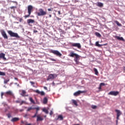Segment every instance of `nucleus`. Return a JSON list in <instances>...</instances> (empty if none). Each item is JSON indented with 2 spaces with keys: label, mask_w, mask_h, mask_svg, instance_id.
I'll return each instance as SVG.
<instances>
[{
  "label": "nucleus",
  "mask_w": 125,
  "mask_h": 125,
  "mask_svg": "<svg viewBox=\"0 0 125 125\" xmlns=\"http://www.w3.org/2000/svg\"><path fill=\"white\" fill-rule=\"evenodd\" d=\"M27 114H26V115H25V117H27Z\"/></svg>",
  "instance_id": "69168bd1"
},
{
  "label": "nucleus",
  "mask_w": 125,
  "mask_h": 125,
  "mask_svg": "<svg viewBox=\"0 0 125 125\" xmlns=\"http://www.w3.org/2000/svg\"><path fill=\"white\" fill-rule=\"evenodd\" d=\"M103 45H106V44H99V42H96V46H98V47H101Z\"/></svg>",
  "instance_id": "a211bd4d"
},
{
  "label": "nucleus",
  "mask_w": 125,
  "mask_h": 125,
  "mask_svg": "<svg viewBox=\"0 0 125 125\" xmlns=\"http://www.w3.org/2000/svg\"><path fill=\"white\" fill-rule=\"evenodd\" d=\"M26 125H32L31 124H26Z\"/></svg>",
  "instance_id": "e2e57ef3"
},
{
  "label": "nucleus",
  "mask_w": 125,
  "mask_h": 125,
  "mask_svg": "<svg viewBox=\"0 0 125 125\" xmlns=\"http://www.w3.org/2000/svg\"><path fill=\"white\" fill-rule=\"evenodd\" d=\"M6 116L8 119H10V118H12V113L9 112L6 114Z\"/></svg>",
  "instance_id": "412c9836"
},
{
  "label": "nucleus",
  "mask_w": 125,
  "mask_h": 125,
  "mask_svg": "<svg viewBox=\"0 0 125 125\" xmlns=\"http://www.w3.org/2000/svg\"><path fill=\"white\" fill-rule=\"evenodd\" d=\"M52 8H48V9H47V10H48V11H52Z\"/></svg>",
  "instance_id": "c03bdc74"
},
{
  "label": "nucleus",
  "mask_w": 125,
  "mask_h": 125,
  "mask_svg": "<svg viewBox=\"0 0 125 125\" xmlns=\"http://www.w3.org/2000/svg\"><path fill=\"white\" fill-rule=\"evenodd\" d=\"M96 4L97 6H98L99 7H103V6H104L103 3L101 2H98Z\"/></svg>",
  "instance_id": "f3484780"
},
{
  "label": "nucleus",
  "mask_w": 125,
  "mask_h": 125,
  "mask_svg": "<svg viewBox=\"0 0 125 125\" xmlns=\"http://www.w3.org/2000/svg\"><path fill=\"white\" fill-rule=\"evenodd\" d=\"M0 76H5V73L3 72L0 71Z\"/></svg>",
  "instance_id": "473e14b6"
},
{
  "label": "nucleus",
  "mask_w": 125,
  "mask_h": 125,
  "mask_svg": "<svg viewBox=\"0 0 125 125\" xmlns=\"http://www.w3.org/2000/svg\"><path fill=\"white\" fill-rule=\"evenodd\" d=\"M5 112H7V109H6L5 110Z\"/></svg>",
  "instance_id": "0e129e2a"
},
{
  "label": "nucleus",
  "mask_w": 125,
  "mask_h": 125,
  "mask_svg": "<svg viewBox=\"0 0 125 125\" xmlns=\"http://www.w3.org/2000/svg\"><path fill=\"white\" fill-rule=\"evenodd\" d=\"M42 111H43V112H44V113H45V114L48 113V110H47V109H46L45 108H43Z\"/></svg>",
  "instance_id": "2f4dec72"
},
{
  "label": "nucleus",
  "mask_w": 125,
  "mask_h": 125,
  "mask_svg": "<svg viewBox=\"0 0 125 125\" xmlns=\"http://www.w3.org/2000/svg\"><path fill=\"white\" fill-rule=\"evenodd\" d=\"M63 121V116L62 115H60L58 116L57 119H56L57 121Z\"/></svg>",
  "instance_id": "6ab92c4d"
},
{
  "label": "nucleus",
  "mask_w": 125,
  "mask_h": 125,
  "mask_svg": "<svg viewBox=\"0 0 125 125\" xmlns=\"http://www.w3.org/2000/svg\"><path fill=\"white\" fill-rule=\"evenodd\" d=\"M33 6L29 5L27 7V11H28V13H29V14H31L32 13V11H33Z\"/></svg>",
  "instance_id": "9d476101"
},
{
  "label": "nucleus",
  "mask_w": 125,
  "mask_h": 125,
  "mask_svg": "<svg viewBox=\"0 0 125 125\" xmlns=\"http://www.w3.org/2000/svg\"><path fill=\"white\" fill-rule=\"evenodd\" d=\"M9 81H10L9 79H7V80H5L4 81V83H8V82H9Z\"/></svg>",
  "instance_id": "72a5a7b5"
},
{
  "label": "nucleus",
  "mask_w": 125,
  "mask_h": 125,
  "mask_svg": "<svg viewBox=\"0 0 125 125\" xmlns=\"http://www.w3.org/2000/svg\"><path fill=\"white\" fill-rule=\"evenodd\" d=\"M34 33H38V30H34Z\"/></svg>",
  "instance_id": "6e6d98bb"
},
{
  "label": "nucleus",
  "mask_w": 125,
  "mask_h": 125,
  "mask_svg": "<svg viewBox=\"0 0 125 125\" xmlns=\"http://www.w3.org/2000/svg\"><path fill=\"white\" fill-rule=\"evenodd\" d=\"M58 14H59V15H60L61 14V11H58Z\"/></svg>",
  "instance_id": "8fccbe9b"
},
{
  "label": "nucleus",
  "mask_w": 125,
  "mask_h": 125,
  "mask_svg": "<svg viewBox=\"0 0 125 125\" xmlns=\"http://www.w3.org/2000/svg\"><path fill=\"white\" fill-rule=\"evenodd\" d=\"M79 59H77V58H75L74 59V61L75 62H76V63L77 64V65H79L80 62H79Z\"/></svg>",
  "instance_id": "bb28decb"
},
{
  "label": "nucleus",
  "mask_w": 125,
  "mask_h": 125,
  "mask_svg": "<svg viewBox=\"0 0 125 125\" xmlns=\"http://www.w3.org/2000/svg\"><path fill=\"white\" fill-rule=\"evenodd\" d=\"M26 92L25 90H22L21 93V96H23L24 97L26 96H28V95H26Z\"/></svg>",
  "instance_id": "2eb2a0df"
},
{
  "label": "nucleus",
  "mask_w": 125,
  "mask_h": 125,
  "mask_svg": "<svg viewBox=\"0 0 125 125\" xmlns=\"http://www.w3.org/2000/svg\"><path fill=\"white\" fill-rule=\"evenodd\" d=\"M119 120H118L117 119V120L116 121V125H118V121Z\"/></svg>",
  "instance_id": "052dcab7"
},
{
  "label": "nucleus",
  "mask_w": 125,
  "mask_h": 125,
  "mask_svg": "<svg viewBox=\"0 0 125 125\" xmlns=\"http://www.w3.org/2000/svg\"><path fill=\"white\" fill-rule=\"evenodd\" d=\"M97 106H96V105H92V106H91V108H92V109H95L96 108H97Z\"/></svg>",
  "instance_id": "58836bf2"
},
{
  "label": "nucleus",
  "mask_w": 125,
  "mask_h": 125,
  "mask_svg": "<svg viewBox=\"0 0 125 125\" xmlns=\"http://www.w3.org/2000/svg\"><path fill=\"white\" fill-rule=\"evenodd\" d=\"M25 104V101H22L21 103H20V105H22L23 104Z\"/></svg>",
  "instance_id": "ea45409f"
},
{
  "label": "nucleus",
  "mask_w": 125,
  "mask_h": 125,
  "mask_svg": "<svg viewBox=\"0 0 125 125\" xmlns=\"http://www.w3.org/2000/svg\"><path fill=\"white\" fill-rule=\"evenodd\" d=\"M30 83L32 84V85L35 84V82H34L30 81Z\"/></svg>",
  "instance_id": "37998d69"
},
{
  "label": "nucleus",
  "mask_w": 125,
  "mask_h": 125,
  "mask_svg": "<svg viewBox=\"0 0 125 125\" xmlns=\"http://www.w3.org/2000/svg\"><path fill=\"white\" fill-rule=\"evenodd\" d=\"M50 53H53V54H54L57 56H59V57H61V56H62V54L57 50H51Z\"/></svg>",
  "instance_id": "7ed1b4c3"
},
{
  "label": "nucleus",
  "mask_w": 125,
  "mask_h": 125,
  "mask_svg": "<svg viewBox=\"0 0 125 125\" xmlns=\"http://www.w3.org/2000/svg\"><path fill=\"white\" fill-rule=\"evenodd\" d=\"M30 15H31V14H29V13H28V15H25V16H24V18H28V17H30Z\"/></svg>",
  "instance_id": "f704fd0d"
},
{
  "label": "nucleus",
  "mask_w": 125,
  "mask_h": 125,
  "mask_svg": "<svg viewBox=\"0 0 125 125\" xmlns=\"http://www.w3.org/2000/svg\"><path fill=\"white\" fill-rule=\"evenodd\" d=\"M50 60H51V61H56L54 59H50Z\"/></svg>",
  "instance_id": "09e8293b"
},
{
  "label": "nucleus",
  "mask_w": 125,
  "mask_h": 125,
  "mask_svg": "<svg viewBox=\"0 0 125 125\" xmlns=\"http://www.w3.org/2000/svg\"><path fill=\"white\" fill-rule=\"evenodd\" d=\"M35 114H36V115H38V111H36V112L35 113Z\"/></svg>",
  "instance_id": "bf43d9fd"
},
{
  "label": "nucleus",
  "mask_w": 125,
  "mask_h": 125,
  "mask_svg": "<svg viewBox=\"0 0 125 125\" xmlns=\"http://www.w3.org/2000/svg\"><path fill=\"white\" fill-rule=\"evenodd\" d=\"M0 32L5 40H8V36H7V34H6V32H5L4 30L1 29L0 30Z\"/></svg>",
  "instance_id": "20e7f679"
},
{
  "label": "nucleus",
  "mask_w": 125,
  "mask_h": 125,
  "mask_svg": "<svg viewBox=\"0 0 125 125\" xmlns=\"http://www.w3.org/2000/svg\"><path fill=\"white\" fill-rule=\"evenodd\" d=\"M57 74H50L48 76L47 81H49V80H53L55 79V78H57Z\"/></svg>",
  "instance_id": "423d86ee"
},
{
  "label": "nucleus",
  "mask_w": 125,
  "mask_h": 125,
  "mask_svg": "<svg viewBox=\"0 0 125 125\" xmlns=\"http://www.w3.org/2000/svg\"><path fill=\"white\" fill-rule=\"evenodd\" d=\"M72 102H73V104H74V105H75V106H78V103L77 102V101L76 100H73Z\"/></svg>",
  "instance_id": "cd10ccee"
},
{
  "label": "nucleus",
  "mask_w": 125,
  "mask_h": 125,
  "mask_svg": "<svg viewBox=\"0 0 125 125\" xmlns=\"http://www.w3.org/2000/svg\"><path fill=\"white\" fill-rule=\"evenodd\" d=\"M47 101H48V100L47 97H45L43 98V103H44V104H46V103H47Z\"/></svg>",
  "instance_id": "b1692460"
},
{
  "label": "nucleus",
  "mask_w": 125,
  "mask_h": 125,
  "mask_svg": "<svg viewBox=\"0 0 125 125\" xmlns=\"http://www.w3.org/2000/svg\"><path fill=\"white\" fill-rule=\"evenodd\" d=\"M37 122H40L41 121H43V118H42V117H41V116H37Z\"/></svg>",
  "instance_id": "4be33fe9"
},
{
  "label": "nucleus",
  "mask_w": 125,
  "mask_h": 125,
  "mask_svg": "<svg viewBox=\"0 0 125 125\" xmlns=\"http://www.w3.org/2000/svg\"><path fill=\"white\" fill-rule=\"evenodd\" d=\"M20 111V112H23V109H21Z\"/></svg>",
  "instance_id": "13d9d810"
},
{
  "label": "nucleus",
  "mask_w": 125,
  "mask_h": 125,
  "mask_svg": "<svg viewBox=\"0 0 125 125\" xmlns=\"http://www.w3.org/2000/svg\"><path fill=\"white\" fill-rule=\"evenodd\" d=\"M25 109H27V107H24Z\"/></svg>",
  "instance_id": "338daca9"
},
{
  "label": "nucleus",
  "mask_w": 125,
  "mask_h": 125,
  "mask_svg": "<svg viewBox=\"0 0 125 125\" xmlns=\"http://www.w3.org/2000/svg\"><path fill=\"white\" fill-rule=\"evenodd\" d=\"M14 79H15V80H16V81H18V78H15Z\"/></svg>",
  "instance_id": "4d7b16f0"
},
{
  "label": "nucleus",
  "mask_w": 125,
  "mask_h": 125,
  "mask_svg": "<svg viewBox=\"0 0 125 125\" xmlns=\"http://www.w3.org/2000/svg\"><path fill=\"white\" fill-rule=\"evenodd\" d=\"M117 40H119L120 41H125V39L123 37H121L120 36H116Z\"/></svg>",
  "instance_id": "5701e85b"
},
{
  "label": "nucleus",
  "mask_w": 125,
  "mask_h": 125,
  "mask_svg": "<svg viewBox=\"0 0 125 125\" xmlns=\"http://www.w3.org/2000/svg\"><path fill=\"white\" fill-rule=\"evenodd\" d=\"M3 95H4V93H3V92H1V98L2 99V98H3Z\"/></svg>",
  "instance_id": "e433bc0d"
},
{
  "label": "nucleus",
  "mask_w": 125,
  "mask_h": 125,
  "mask_svg": "<svg viewBox=\"0 0 125 125\" xmlns=\"http://www.w3.org/2000/svg\"><path fill=\"white\" fill-rule=\"evenodd\" d=\"M0 59H3L4 61H6V58H5V54L3 53H0Z\"/></svg>",
  "instance_id": "9b49d317"
},
{
  "label": "nucleus",
  "mask_w": 125,
  "mask_h": 125,
  "mask_svg": "<svg viewBox=\"0 0 125 125\" xmlns=\"http://www.w3.org/2000/svg\"><path fill=\"white\" fill-rule=\"evenodd\" d=\"M8 95H9L10 96H13V93H12V91H7L5 93H4L5 96H7Z\"/></svg>",
  "instance_id": "f8f14e48"
},
{
  "label": "nucleus",
  "mask_w": 125,
  "mask_h": 125,
  "mask_svg": "<svg viewBox=\"0 0 125 125\" xmlns=\"http://www.w3.org/2000/svg\"><path fill=\"white\" fill-rule=\"evenodd\" d=\"M38 116H37V114H35V115L34 116H33L32 117V118H36V117H37Z\"/></svg>",
  "instance_id": "a18cd8bd"
},
{
  "label": "nucleus",
  "mask_w": 125,
  "mask_h": 125,
  "mask_svg": "<svg viewBox=\"0 0 125 125\" xmlns=\"http://www.w3.org/2000/svg\"><path fill=\"white\" fill-rule=\"evenodd\" d=\"M102 86H101V85H100V86H99L98 89H99V90H100V89H102Z\"/></svg>",
  "instance_id": "49530a36"
},
{
  "label": "nucleus",
  "mask_w": 125,
  "mask_h": 125,
  "mask_svg": "<svg viewBox=\"0 0 125 125\" xmlns=\"http://www.w3.org/2000/svg\"><path fill=\"white\" fill-rule=\"evenodd\" d=\"M37 14L38 16H45L47 14L46 11H44L42 8H40L39 12H37Z\"/></svg>",
  "instance_id": "f257e3e1"
},
{
  "label": "nucleus",
  "mask_w": 125,
  "mask_h": 125,
  "mask_svg": "<svg viewBox=\"0 0 125 125\" xmlns=\"http://www.w3.org/2000/svg\"><path fill=\"white\" fill-rule=\"evenodd\" d=\"M115 111L117 112V120H119L120 116L122 115V113L119 110H116Z\"/></svg>",
  "instance_id": "4468645a"
},
{
  "label": "nucleus",
  "mask_w": 125,
  "mask_h": 125,
  "mask_svg": "<svg viewBox=\"0 0 125 125\" xmlns=\"http://www.w3.org/2000/svg\"><path fill=\"white\" fill-rule=\"evenodd\" d=\"M29 101H30V102L31 103H32L33 104H36L35 101L33 100V98H32V97L29 98Z\"/></svg>",
  "instance_id": "393cba45"
},
{
  "label": "nucleus",
  "mask_w": 125,
  "mask_h": 125,
  "mask_svg": "<svg viewBox=\"0 0 125 125\" xmlns=\"http://www.w3.org/2000/svg\"><path fill=\"white\" fill-rule=\"evenodd\" d=\"M8 33L9 34V35H10V37L16 38L17 39H19L20 38V36L18 35V34L17 33L13 32L11 30L8 31Z\"/></svg>",
  "instance_id": "f03ea898"
},
{
  "label": "nucleus",
  "mask_w": 125,
  "mask_h": 125,
  "mask_svg": "<svg viewBox=\"0 0 125 125\" xmlns=\"http://www.w3.org/2000/svg\"><path fill=\"white\" fill-rule=\"evenodd\" d=\"M94 71L95 73V75H96L97 76L98 75V70H97V69L94 68Z\"/></svg>",
  "instance_id": "7c9ffc66"
},
{
  "label": "nucleus",
  "mask_w": 125,
  "mask_h": 125,
  "mask_svg": "<svg viewBox=\"0 0 125 125\" xmlns=\"http://www.w3.org/2000/svg\"><path fill=\"white\" fill-rule=\"evenodd\" d=\"M86 92V91H80L79 90L77 91L76 92L74 93V96H79L82 93H85Z\"/></svg>",
  "instance_id": "1a4fd4ad"
},
{
  "label": "nucleus",
  "mask_w": 125,
  "mask_h": 125,
  "mask_svg": "<svg viewBox=\"0 0 125 125\" xmlns=\"http://www.w3.org/2000/svg\"><path fill=\"white\" fill-rule=\"evenodd\" d=\"M108 95H113V96H117L120 94V92L118 91H111L108 93Z\"/></svg>",
  "instance_id": "0eeeda50"
},
{
  "label": "nucleus",
  "mask_w": 125,
  "mask_h": 125,
  "mask_svg": "<svg viewBox=\"0 0 125 125\" xmlns=\"http://www.w3.org/2000/svg\"><path fill=\"white\" fill-rule=\"evenodd\" d=\"M11 2H13V3H17V2L15 1H12Z\"/></svg>",
  "instance_id": "603ef678"
},
{
  "label": "nucleus",
  "mask_w": 125,
  "mask_h": 125,
  "mask_svg": "<svg viewBox=\"0 0 125 125\" xmlns=\"http://www.w3.org/2000/svg\"><path fill=\"white\" fill-rule=\"evenodd\" d=\"M36 110V111H40V107H34V110Z\"/></svg>",
  "instance_id": "c9c22d12"
},
{
  "label": "nucleus",
  "mask_w": 125,
  "mask_h": 125,
  "mask_svg": "<svg viewBox=\"0 0 125 125\" xmlns=\"http://www.w3.org/2000/svg\"><path fill=\"white\" fill-rule=\"evenodd\" d=\"M31 110H34V108L33 107L31 106L27 108V111L29 112V111H31Z\"/></svg>",
  "instance_id": "c756f323"
},
{
  "label": "nucleus",
  "mask_w": 125,
  "mask_h": 125,
  "mask_svg": "<svg viewBox=\"0 0 125 125\" xmlns=\"http://www.w3.org/2000/svg\"><path fill=\"white\" fill-rule=\"evenodd\" d=\"M16 103H20V101L17 100V101H16Z\"/></svg>",
  "instance_id": "3c124183"
},
{
  "label": "nucleus",
  "mask_w": 125,
  "mask_h": 125,
  "mask_svg": "<svg viewBox=\"0 0 125 125\" xmlns=\"http://www.w3.org/2000/svg\"><path fill=\"white\" fill-rule=\"evenodd\" d=\"M70 57H75L77 59H80V56L79 55L74 53V51H71L69 55Z\"/></svg>",
  "instance_id": "39448f33"
},
{
  "label": "nucleus",
  "mask_w": 125,
  "mask_h": 125,
  "mask_svg": "<svg viewBox=\"0 0 125 125\" xmlns=\"http://www.w3.org/2000/svg\"><path fill=\"white\" fill-rule=\"evenodd\" d=\"M51 17H52L51 15H49V17L51 18Z\"/></svg>",
  "instance_id": "680f3d73"
},
{
  "label": "nucleus",
  "mask_w": 125,
  "mask_h": 125,
  "mask_svg": "<svg viewBox=\"0 0 125 125\" xmlns=\"http://www.w3.org/2000/svg\"><path fill=\"white\" fill-rule=\"evenodd\" d=\"M19 121V118L14 117L11 120V122L12 123H15V122H18Z\"/></svg>",
  "instance_id": "dca6fc26"
},
{
  "label": "nucleus",
  "mask_w": 125,
  "mask_h": 125,
  "mask_svg": "<svg viewBox=\"0 0 125 125\" xmlns=\"http://www.w3.org/2000/svg\"><path fill=\"white\" fill-rule=\"evenodd\" d=\"M35 92H36V93H38V94H41V95H42V96H43V95H45V93H44V92L43 91H40V90H36Z\"/></svg>",
  "instance_id": "ddd939ff"
},
{
  "label": "nucleus",
  "mask_w": 125,
  "mask_h": 125,
  "mask_svg": "<svg viewBox=\"0 0 125 125\" xmlns=\"http://www.w3.org/2000/svg\"><path fill=\"white\" fill-rule=\"evenodd\" d=\"M16 6H12V7H10V8H11V9H13L14 10H15V8H16Z\"/></svg>",
  "instance_id": "4c0bfd02"
},
{
  "label": "nucleus",
  "mask_w": 125,
  "mask_h": 125,
  "mask_svg": "<svg viewBox=\"0 0 125 125\" xmlns=\"http://www.w3.org/2000/svg\"><path fill=\"white\" fill-rule=\"evenodd\" d=\"M28 24H31V23H35V20L32 19H28L27 21Z\"/></svg>",
  "instance_id": "aec40b11"
},
{
  "label": "nucleus",
  "mask_w": 125,
  "mask_h": 125,
  "mask_svg": "<svg viewBox=\"0 0 125 125\" xmlns=\"http://www.w3.org/2000/svg\"><path fill=\"white\" fill-rule=\"evenodd\" d=\"M100 85H101V86H103L104 85H105V83H101L100 84Z\"/></svg>",
  "instance_id": "a19ab883"
},
{
  "label": "nucleus",
  "mask_w": 125,
  "mask_h": 125,
  "mask_svg": "<svg viewBox=\"0 0 125 125\" xmlns=\"http://www.w3.org/2000/svg\"><path fill=\"white\" fill-rule=\"evenodd\" d=\"M95 35L97 36V37H98L99 38H100L101 37V34L98 32H95Z\"/></svg>",
  "instance_id": "c85d7f7f"
},
{
  "label": "nucleus",
  "mask_w": 125,
  "mask_h": 125,
  "mask_svg": "<svg viewBox=\"0 0 125 125\" xmlns=\"http://www.w3.org/2000/svg\"><path fill=\"white\" fill-rule=\"evenodd\" d=\"M43 88H44V89H45L46 90H47V87L44 86Z\"/></svg>",
  "instance_id": "de8ad7c7"
},
{
  "label": "nucleus",
  "mask_w": 125,
  "mask_h": 125,
  "mask_svg": "<svg viewBox=\"0 0 125 125\" xmlns=\"http://www.w3.org/2000/svg\"><path fill=\"white\" fill-rule=\"evenodd\" d=\"M53 115V111H52V110L50 111V116H52Z\"/></svg>",
  "instance_id": "79ce46f5"
},
{
  "label": "nucleus",
  "mask_w": 125,
  "mask_h": 125,
  "mask_svg": "<svg viewBox=\"0 0 125 125\" xmlns=\"http://www.w3.org/2000/svg\"><path fill=\"white\" fill-rule=\"evenodd\" d=\"M71 46L74 47H77L79 49H81V48H82V45L80 43H72Z\"/></svg>",
  "instance_id": "6e6552de"
},
{
  "label": "nucleus",
  "mask_w": 125,
  "mask_h": 125,
  "mask_svg": "<svg viewBox=\"0 0 125 125\" xmlns=\"http://www.w3.org/2000/svg\"><path fill=\"white\" fill-rule=\"evenodd\" d=\"M115 23H116L117 26H119V27H121L122 24L120 23V22H119V21H115Z\"/></svg>",
  "instance_id": "a878e982"
},
{
  "label": "nucleus",
  "mask_w": 125,
  "mask_h": 125,
  "mask_svg": "<svg viewBox=\"0 0 125 125\" xmlns=\"http://www.w3.org/2000/svg\"><path fill=\"white\" fill-rule=\"evenodd\" d=\"M15 84H17V86H20L19 84H18L17 83H15Z\"/></svg>",
  "instance_id": "5fc2aeb1"
},
{
  "label": "nucleus",
  "mask_w": 125,
  "mask_h": 125,
  "mask_svg": "<svg viewBox=\"0 0 125 125\" xmlns=\"http://www.w3.org/2000/svg\"><path fill=\"white\" fill-rule=\"evenodd\" d=\"M22 20L23 19H22L21 18L20 19V22H22Z\"/></svg>",
  "instance_id": "864d4df0"
}]
</instances>
